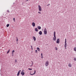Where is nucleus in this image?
Masks as SVG:
<instances>
[{"label": "nucleus", "mask_w": 76, "mask_h": 76, "mask_svg": "<svg viewBox=\"0 0 76 76\" xmlns=\"http://www.w3.org/2000/svg\"><path fill=\"white\" fill-rule=\"evenodd\" d=\"M7 12L8 13H9V10H7Z\"/></svg>", "instance_id": "nucleus-37"}, {"label": "nucleus", "mask_w": 76, "mask_h": 76, "mask_svg": "<svg viewBox=\"0 0 76 76\" xmlns=\"http://www.w3.org/2000/svg\"><path fill=\"white\" fill-rule=\"evenodd\" d=\"M41 56V58H43V56Z\"/></svg>", "instance_id": "nucleus-35"}, {"label": "nucleus", "mask_w": 76, "mask_h": 76, "mask_svg": "<svg viewBox=\"0 0 76 76\" xmlns=\"http://www.w3.org/2000/svg\"><path fill=\"white\" fill-rule=\"evenodd\" d=\"M65 48L66 50L67 49L66 48V46H65Z\"/></svg>", "instance_id": "nucleus-32"}, {"label": "nucleus", "mask_w": 76, "mask_h": 76, "mask_svg": "<svg viewBox=\"0 0 76 76\" xmlns=\"http://www.w3.org/2000/svg\"><path fill=\"white\" fill-rule=\"evenodd\" d=\"M49 64V62L47 61L45 63V65L46 66H48V64Z\"/></svg>", "instance_id": "nucleus-5"}, {"label": "nucleus", "mask_w": 76, "mask_h": 76, "mask_svg": "<svg viewBox=\"0 0 76 76\" xmlns=\"http://www.w3.org/2000/svg\"><path fill=\"white\" fill-rule=\"evenodd\" d=\"M35 31H36V32H38V28H35Z\"/></svg>", "instance_id": "nucleus-12"}, {"label": "nucleus", "mask_w": 76, "mask_h": 76, "mask_svg": "<svg viewBox=\"0 0 76 76\" xmlns=\"http://www.w3.org/2000/svg\"><path fill=\"white\" fill-rule=\"evenodd\" d=\"M31 50H33V47H32V45L31 46Z\"/></svg>", "instance_id": "nucleus-23"}, {"label": "nucleus", "mask_w": 76, "mask_h": 76, "mask_svg": "<svg viewBox=\"0 0 76 76\" xmlns=\"http://www.w3.org/2000/svg\"><path fill=\"white\" fill-rule=\"evenodd\" d=\"M54 37H53V40H54V41H56V31H54Z\"/></svg>", "instance_id": "nucleus-1"}, {"label": "nucleus", "mask_w": 76, "mask_h": 76, "mask_svg": "<svg viewBox=\"0 0 76 76\" xmlns=\"http://www.w3.org/2000/svg\"><path fill=\"white\" fill-rule=\"evenodd\" d=\"M44 34L45 35H46L47 34V29L45 28L44 30Z\"/></svg>", "instance_id": "nucleus-2"}, {"label": "nucleus", "mask_w": 76, "mask_h": 76, "mask_svg": "<svg viewBox=\"0 0 76 76\" xmlns=\"http://www.w3.org/2000/svg\"><path fill=\"white\" fill-rule=\"evenodd\" d=\"M74 60H75V61H76V58H74Z\"/></svg>", "instance_id": "nucleus-24"}, {"label": "nucleus", "mask_w": 76, "mask_h": 76, "mask_svg": "<svg viewBox=\"0 0 76 76\" xmlns=\"http://www.w3.org/2000/svg\"><path fill=\"white\" fill-rule=\"evenodd\" d=\"M67 45V43H65V47H66V46Z\"/></svg>", "instance_id": "nucleus-17"}, {"label": "nucleus", "mask_w": 76, "mask_h": 76, "mask_svg": "<svg viewBox=\"0 0 76 76\" xmlns=\"http://www.w3.org/2000/svg\"><path fill=\"white\" fill-rule=\"evenodd\" d=\"M10 51V50H9L7 52V54H8Z\"/></svg>", "instance_id": "nucleus-18"}, {"label": "nucleus", "mask_w": 76, "mask_h": 76, "mask_svg": "<svg viewBox=\"0 0 76 76\" xmlns=\"http://www.w3.org/2000/svg\"><path fill=\"white\" fill-rule=\"evenodd\" d=\"M33 38L34 41H36V38L35 37L33 36Z\"/></svg>", "instance_id": "nucleus-10"}, {"label": "nucleus", "mask_w": 76, "mask_h": 76, "mask_svg": "<svg viewBox=\"0 0 76 76\" xmlns=\"http://www.w3.org/2000/svg\"><path fill=\"white\" fill-rule=\"evenodd\" d=\"M37 49L38 50V51H40V49H39V48H37Z\"/></svg>", "instance_id": "nucleus-14"}, {"label": "nucleus", "mask_w": 76, "mask_h": 76, "mask_svg": "<svg viewBox=\"0 0 76 76\" xmlns=\"http://www.w3.org/2000/svg\"><path fill=\"white\" fill-rule=\"evenodd\" d=\"M32 66V65H31L30 67H31V66Z\"/></svg>", "instance_id": "nucleus-38"}, {"label": "nucleus", "mask_w": 76, "mask_h": 76, "mask_svg": "<svg viewBox=\"0 0 76 76\" xmlns=\"http://www.w3.org/2000/svg\"><path fill=\"white\" fill-rule=\"evenodd\" d=\"M21 72V70H20L19 71H18V74H17V76H19V74Z\"/></svg>", "instance_id": "nucleus-7"}, {"label": "nucleus", "mask_w": 76, "mask_h": 76, "mask_svg": "<svg viewBox=\"0 0 76 76\" xmlns=\"http://www.w3.org/2000/svg\"><path fill=\"white\" fill-rule=\"evenodd\" d=\"M30 75H34V74H30Z\"/></svg>", "instance_id": "nucleus-34"}, {"label": "nucleus", "mask_w": 76, "mask_h": 76, "mask_svg": "<svg viewBox=\"0 0 76 76\" xmlns=\"http://www.w3.org/2000/svg\"><path fill=\"white\" fill-rule=\"evenodd\" d=\"M15 3H13L14 4Z\"/></svg>", "instance_id": "nucleus-42"}, {"label": "nucleus", "mask_w": 76, "mask_h": 76, "mask_svg": "<svg viewBox=\"0 0 76 76\" xmlns=\"http://www.w3.org/2000/svg\"><path fill=\"white\" fill-rule=\"evenodd\" d=\"M38 7H39V10L40 12H41L42 11V9H41V6L40 5H38Z\"/></svg>", "instance_id": "nucleus-4"}, {"label": "nucleus", "mask_w": 76, "mask_h": 76, "mask_svg": "<svg viewBox=\"0 0 76 76\" xmlns=\"http://www.w3.org/2000/svg\"><path fill=\"white\" fill-rule=\"evenodd\" d=\"M14 52H15V50H13L12 51V53H13Z\"/></svg>", "instance_id": "nucleus-26"}, {"label": "nucleus", "mask_w": 76, "mask_h": 76, "mask_svg": "<svg viewBox=\"0 0 76 76\" xmlns=\"http://www.w3.org/2000/svg\"><path fill=\"white\" fill-rule=\"evenodd\" d=\"M36 73V70H35L34 71V73H33L34 75H35V73Z\"/></svg>", "instance_id": "nucleus-19"}, {"label": "nucleus", "mask_w": 76, "mask_h": 76, "mask_svg": "<svg viewBox=\"0 0 76 76\" xmlns=\"http://www.w3.org/2000/svg\"><path fill=\"white\" fill-rule=\"evenodd\" d=\"M24 72V70H22L21 72V75H22V76H23L25 75V72Z\"/></svg>", "instance_id": "nucleus-3"}, {"label": "nucleus", "mask_w": 76, "mask_h": 76, "mask_svg": "<svg viewBox=\"0 0 76 76\" xmlns=\"http://www.w3.org/2000/svg\"><path fill=\"white\" fill-rule=\"evenodd\" d=\"M13 19V20H14V22H15V18H14Z\"/></svg>", "instance_id": "nucleus-28"}, {"label": "nucleus", "mask_w": 76, "mask_h": 76, "mask_svg": "<svg viewBox=\"0 0 76 76\" xmlns=\"http://www.w3.org/2000/svg\"><path fill=\"white\" fill-rule=\"evenodd\" d=\"M28 69L30 70H32V69L31 68H28Z\"/></svg>", "instance_id": "nucleus-21"}, {"label": "nucleus", "mask_w": 76, "mask_h": 76, "mask_svg": "<svg viewBox=\"0 0 76 76\" xmlns=\"http://www.w3.org/2000/svg\"><path fill=\"white\" fill-rule=\"evenodd\" d=\"M26 1H28V0H26Z\"/></svg>", "instance_id": "nucleus-39"}, {"label": "nucleus", "mask_w": 76, "mask_h": 76, "mask_svg": "<svg viewBox=\"0 0 76 76\" xmlns=\"http://www.w3.org/2000/svg\"><path fill=\"white\" fill-rule=\"evenodd\" d=\"M50 4H49L48 5H47V6H50Z\"/></svg>", "instance_id": "nucleus-30"}, {"label": "nucleus", "mask_w": 76, "mask_h": 76, "mask_svg": "<svg viewBox=\"0 0 76 76\" xmlns=\"http://www.w3.org/2000/svg\"><path fill=\"white\" fill-rule=\"evenodd\" d=\"M66 42H67V41H66V39H65V43H66Z\"/></svg>", "instance_id": "nucleus-22"}, {"label": "nucleus", "mask_w": 76, "mask_h": 76, "mask_svg": "<svg viewBox=\"0 0 76 76\" xmlns=\"http://www.w3.org/2000/svg\"><path fill=\"white\" fill-rule=\"evenodd\" d=\"M9 24H7V27H9Z\"/></svg>", "instance_id": "nucleus-16"}, {"label": "nucleus", "mask_w": 76, "mask_h": 76, "mask_svg": "<svg viewBox=\"0 0 76 76\" xmlns=\"http://www.w3.org/2000/svg\"><path fill=\"white\" fill-rule=\"evenodd\" d=\"M16 41L18 42V37H16Z\"/></svg>", "instance_id": "nucleus-15"}, {"label": "nucleus", "mask_w": 76, "mask_h": 76, "mask_svg": "<svg viewBox=\"0 0 76 76\" xmlns=\"http://www.w3.org/2000/svg\"><path fill=\"white\" fill-rule=\"evenodd\" d=\"M12 56H13V53H12Z\"/></svg>", "instance_id": "nucleus-36"}, {"label": "nucleus", "mask_w": 76, "mask_h": 76, "mask_svg": "<svg viewBox=\"0 0 76 76\" xmlns=\"http://www.w3.org/2000/svg\"><path fill=\"white\" fill-rule=\"evenodd\" d=\"M68 66H69V67H72V64H69Z\"/></svg>", "instance_id": "nucleus-13"}, {"label": "nucleus", "mask_w": 76, "mask_h": 76, "mask_svg": "<svg viewBox=\"0 0 76 76\" xmlns=\"http://www.w3.org/2000/svg\"><path fill=\"white\" fill-rule=\"evenodd\" d=\"M31 62L32 63V65H33V64H34V62H33V61H31Z\"/></svg>", "instance_id": "nucleus-20"}, {"label": "nucleus", "mask_w": 76, "mask_h": 76, "mask_svg": "<svg viewBox=\"0 0 76 76\" xmlns=\"http://www.w3.org/2000/svg\"><path fill=\"white\" fill-rule=\"evenodd\" d=\"M47 45H48V44H47Z\"/></svg>", "instance_id": "nucleus-41"}, {"label": "nucleus", "mask_w": 76, "mask_h": 76, "mask_svg": "<svg viewBox=\"0 0 76 76\" xmlns=\"http://www.w3.org/2000/svg\"><path fill=\"white\" fill-rule=\"evenodd\" d=\"M35 52H36V53H38V51H37V50H36Z\"/></svg>", "instance_id": "nucleus-25"}, {"label": "nucleus", "mask_w": 76, "mask_h": 76, "mask_svg": "<svg viewBox=\"0 0 76 76\" xmlns=\"http://www.w3.org/2000/svg\"><path fill=\"white\" fill-rule=\"evenodd\" d=\"M37 28L38 29H41V27L40 26H38Z\"/></svg>", "instance_id": "nucleus-11"}, {"label": "nucleus", "mask_w": 76, "mask_h": 76, "mask_svg": "<svg viewBox=\"0 0 76 76\" xmlns=\"http://www.w3.org/2000/svg\"><path fill=\"white\" fill-rule=\"evenodd\" d=\"M17 44H18V42H17Z\"/></svg>", "instance_id": "nucleus-40"}, {"label": "nucleus", "mask_w": 76, "mask_h": 76, "mask_svg": "<svg viewBox=\"0 0 76 76\" xmlns=\"http://www.w3.org/2000/svg\"><path fill=\"white\" fill-rule=\"evenodd\" d=\"M38 13H39L40 14H41V12H38Z\"/></svg>", "instance_id": "nucleus-31"}, {"label": "nucleus", "mask_w": 76, "mask_h": 76, "mask_svg": "<svg viewBox=\"0 0 76 76\" xmlns=\"http://www.w3.org/2000/svg\"><path fill=\"white\" fill-rule=\"evenodd\" d=\"M39 34L40 35H42V31H40L39 32Z\"/></svg>", "instance_id": "nucleus-9"}, {"label": "nucleus", "mask_w": 76, "mask_h": 76, "mask_svg": "<svg viewBox=\"0 0 76 76\" xmlns=\"http://www.w3.org/2000/svg\"><path fill=\"white\" fill-rule=\"evenodd\" d=\"M41 56H42V53H41Z\"/></svg>", "instance_id": "nucleus-33"}, {"label": "nucleus", "mask_w": 76, "mask_h": 76, "mask_svg": "<svg viewBox=\"0 0 76 76\" xmlns=\"http://www.w3.org/2000/svg\"><path fill=\"white\" fill-rule=\"evenodd\" d=\"M15 63H16V62H17V60H16V59L15 60Z\"/></svg>", "instance_id": "nucleus-27"}, {"label": "nucleus", "mask_w": 76, "mask_h": 76, "mask_svg": "<svg viewBox=\"0 0 76 76\" xmlns=\"http://www.w3.org/2000/svg\"><path fill=\"white\" fill-rule=\"evenodd\" d=\"M55 49L56 50H57V48H55Z\"/></svg>", "instance_id": "nucleus-29"}, {"label": "nucleus", "mask_w": 76, "mask_h": 76, "mask_svg": "<svg viewBox=\"0 0 76 76\" xmlns=\"http://www.w3.org/2000/svg\"><path fill=\"white\" fill-rule=\"evenodd\" d=\"M32 25L33 26V27H35V23L34 22H33L32 23Z\"/></svg>", "instance_id": "nucleus-8"}, {"label": "nucleus", "mask_w": 76, "mask_h": 76, "mask_svg": "<svg viewBox=\"0 0 76 76\" xmlns=\"http://www.w3.org/2000/svg\"><path fill=\"white\" fill-rule=\"evenodd\" d=\"M56 43L57 44H59L60 43V39H58L56 41Z\"/></svg>", "instance_id": "nucleus-6"}]
</instances>
